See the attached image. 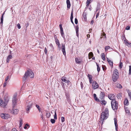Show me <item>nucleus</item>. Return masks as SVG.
Returning a JSON list of instances; mask_svg holds the SVG:
<instances>
[{"mask_svg": "<svg viewBox=\"0 0 131 131\" xmlns=\"http://www.w3.org/2000/svg\"><path fill=\"white\" fill-rule=\"evenodd\" d=\"M88 77L89 79L90 80H92V76L91 75L88 74Z\"/></svg>", "mask_w": 131, "mask_h": 131, "instance_id": "31", "label": "nucleus"}, {"mask_svg": "<svg viewBox=\"0 0 131 131\" xmlns=\"http://www.w3.org/2000/svg\"><path fill=\"white\" fill-rule=\"evenodd\" d=\"M45 52L46 54L47 53V50L46 48V47L45 49Z\"/></svg>", "mask_w": 131, "mask_h": 131, "instance_id": "50", "label": "nucleus"}, {"mask_svg": "<svg viewBox=\"0 0 131 131\" xmlns=\"http://www.w3.org/2000/svg\"><path fill=\"white\" fill-rule=\"evenodd\" d=\"M92 0H87L86 2V6L88 7L89 6V4L92 2Z\"/></svg>", "mask_w": 131, "mask_h": 131, "instance_id": "22", "label": "nucleus"}, {"mask_svg": "<svg viewBox=\"0 0 131 131\" xmlns=\"http://www.w3.org/2000/svg\"><path fill=\"white\" fill-rule=\"evenodd\" d=\"M125 109L126 113L128 114V115H129L130 114V113L128 108H125Z\"/></svg>", "mask_w": 131, "mask_h": 131, "instance_id": "20", "label": "nucleus"}, {"mask_svg": "<svg viewBox=\"0 0 131 131\" xmlns=\"http://www.w3.org/2000/svg\"><path fill=\"white\" fill-rule=\"evenodd\" d=\"M67 7L69 8L70 7L71 4L69 0H67Z\"/></svg>", "mask_w": 131, "mask_h": 131, "instance_id": "19", "label": "nucleus"}, {"mask_svg": "<svg viewBox=\"0 0 131 131\" xmlns=\"http://www.w3.org/2000/svg\"><path fill=\"white\" fill-rule=\"evenodd\" d=\"M123 64L122 62H120L119 64V68L120 69H121L122 68V67L123 66Z\"/></svg>", "mask_w": 131, "mask_h": 131, "instance_id": "38", "label": "nucleus"}, {"mask_svg": "<svg viewBox=\"0 0 131 131\" xmlns=\"http://www.w3.org/2000/svg\"><path fill=\"white\" fill-rule=\"evenodd\" d=\"M59 48V49L60 50V44L57 45Z\"/></svg>", "mask_w": 131, "mask_h": 131, "instance_id": "60", "label": "nucleus"}, {"mask_svg": "<svg viewBox=\"0 0 131 131\" xmlns=\"http://www.w3.org/2000/svg\"><path fill=\"white\" fill-rule=\"evenodd\" d=\"M75 23L76 24H77L78 23V21L77 18H75Z\"/></svg>", "mask_w": 131, "mask_h": 131, "instance_id": "49", "label": "nucleus"}, {"mask_svg": "<svg viewBox=\"0 0 131 131\" xmlns=\"http://www.w3.org/2000/svg\"><path fill=\"white\" fill-rule=\"evenodd\" d=\"M128 101L127 100H125L124 102V104L125 105H128Z\"/></svg>", "mask_w": 131, "mask_h": 131, "instance_id": "27", "label": "nucleus"}, {"mask_svg": "<svg viewBox=\"0 0 131 131\" xmlns=\"http://www.w3.org/2000/svg\"><path fill=\"white\" fill-rule=\"evenodd\" d=\"M97 7H98L99 8H100L101 6H100V4L98 3L97 4Z\"/></svg>", "mask_w": 131, "mask_h": 131, "instance_id": "55", "label": "nucleus"}, {"mask_svg": "<svg viewBox=\"0 0 131 131\" xmlns=\"http://www.w3.org/2000/svg\"><path fill=\"white\" fill-rule=\"evenodd\" d=\"M7 82L6 81H5L4 82V83L3 84V87H5L6 85Z\"/></svg>", "mask_w": 131, "mask_h": 131, "instance_id": "51", "label": "nucleus"}, {"mask_svg": "<svg viewBox=\"0 0 131 131\" xmlns=\"http://www.w3.org/2000/svg\"><path fill=\"white\" fill-rule=\"evenodd\" d=\"M50 121L52 124L54 123L55 122V120L53 119H51L50 120Z\"/></svg>", "mask_w": 131, "mask_h": 131, "instance_id": "42", "label": "nucleus"}, {"mask_svg": "<svg viewBox=\"0 0 131 131\" xmlns=\"http://www.w3.org/2000/svg\"><path fill=\"white\" fill-rule=\"evenodd\" d=\"M93 54L92 52H91L89 53V59H90L93 56Z\"/></svg>", "mask_w": 131, "mask_h": 131, "instance_id": "23", "label": "nucleus"}, {"mask_svg": "<svg viewBox=\"0 0 131 131\" xmlns=\"http://www.w3.org/2000/svg\"><path fill=\"white\" fill-rule=\"evenodd\" d=\"M46 115L47 117L49 118L50 116V113L49 112H46Z\"/></svg>", "mask_w": 131, "mask_h": 131, "instance_id": "32", "label": "nucleus"}, {"mask_svg": "<svg viewBox=\"0 0 131 131\" xmlns=\"http://www.w3.org/2000/svg\"><path fill=\"white\" fill-rule=\"evenodd\" d=\"M17 26L18 28L19 29L21 27L19 24L18 23L17 24Z\"/></svg>", "mask_w": 131, "mask_h": 131, "instance_id": "48", "label": "nucleus"}, {"mask_svg": "<svg viewBox=\"0 0 131 131\" xmlns=\"http://www.w3.org/2000/svg\"><path fill=\"white\" fill-rule=\"evenodd\" d=\"M101 103L102 104H103L105 105L106 104V102L105 101H101Z\"/></svg>", "mask_w": 131, "mask_h": 131, "instance_id": "44", "label": "nucleus"}, {"mask_svg": "<svg viewBox=\"0 0 131 131\" xmlns=\"http://www.w3.org/2000/svg\"><path fill=\"white\" fill-rule=\"evenodd\" d=\"M59 26H60V29H61V28H62V25L61 24H60V25H59Z\"/></svg>", "mask_w": 131, "mask_h": 131, "instance_id": "59", "label": "nucleus"}, {"mask_svg": "<svg viewBox=\"0 0 131 131\" xmlns=\"http://www.w3.org/2000/svg\"><path fill=\"white\" fill-rule=\"evenodd\" d=\"M110 66H111L112 67L113 66V62L111 61V60L108 62Z\"/></svg>", "mask_w": 131, "mask_h": 131, "instance_id": "40", "label": "nucleus"}, {"mask_svg": "<svg viewBox=\"0 0 131 131\" xmlns=\"http://www.w3.org/2000/svg\"><path fill=\"white\" fill-rule=\"evenodd\" d=\"M108 116V111L107 108L105 109L104 112H103L101 114L100 119L102 121H103L104 120L106 119Z\"/></svg>", "mask_w": 131, "mask_h": 131, "instance_id": "1", "label": "nucleus"}, {"mask_svg": "<svg viewBox=\"0 0 131 131\" xmlns=\"http://www.w3.org/2000/svg\"><path fill=\"white\" fill-rule=\"evenodd\" d=\"M75 30H76L77 36L78 37V36H79V34H78L79 27L78 26H77L75 28Z\"/></svg>", "mask_w": 131, "mask_h": 131, "instance_id": "21", "label": "nucleus"}, {"mask_svg": "<svg viewBox=\"0 0 131 131\" xmlns=\"http://www.w3.org/2000/svg\"><path fill=\"white\" fill-rule=\"evenodd\" d=\"M12 58V56L11 55H9L7 57L6 59V61L7 62H8L9 61V60Z\"/></svg>", "mask_w": 131, "mask_h": 131, "instance_id": "16", "label": "nucleus"}, {"mask_svg": "<svg viewBox=\"0 0 131 131\" xmlns=\"http://www.w3.org/2000/svg\"><path fill=\"white\" fill-rule=\"evenodd\" d=\"M12 102L13 104L12 107L14 108L17 103L16 96H14L12 99Z\"/></svg>", "mask_w": 131, "mask_h": 131, "instance_id": "9", "label": "nucleus"}, {"mask_svg": "<svg viewBox=\"0 0 131 131\" xmlns=\"http://www.w3.org/2000/svg\"><path fill=\"white\" fill-rule=\"evenodd\" d=\"M75 62L79 64L80 63L81 61H80L78 59L76 58L75 59Z\"/></svg>", "mask_w": 131, "mask_h": 131, "instance_id": "30", "label": "nucleus"}, {"mask_svg": "<svg viewBox=\"0 0 131 131\" xmlns=\"http://www.w3.org/2000/svg\"><path fill=\"white\" fill-rule=\"evenodd\" d=\"M1 116L3 119H7L10 117V115L2 113L1 114Z\"/></svg>", "mask_w": 131, "mask_h": 131, "instance_id": "8", "label": "nucleus"}, {"mask_svg": "<svg viewBox=\"0 0 131 131\" xmlns=\"http://www.w3.org/2000/svg\"><path fill=\"white\" fill-rule=\"evenodd\" d=\"M110 48V47L109 46H107L105 47V51H108V49H109Z\"/></svg>", "mask_w": 131, "mask_h": 131, "instance_id": "34", "label": "nucleus"}, {"mask_svg": "<svg viewBox=\"0 0 131 131\" xmlns=\"http://www.w3.org/2000/svg\"><path fill=\"white\" fill-rule=\"evenodd\" d=\"M112 107L114 110H117L118 108V103L116 100H113L111 102Z\"/></svg>", "mask_w": 131, "mask_h": 131, "instance_id": "5", "label": "nucleus"}, {"mask_svg": "<svg viewBox=\"0 0 131 131\" xmlns=\"http://www.w3.org/2000/svg\"><path fill=\"white\" fill-rule=\"evenodd\" d=\"M11 131H18V130L16 128H14L12 129Z\"/></svg>", "mask_w": 131, "mask_h": 131, "instance_id": "54", "label": "nucleus"}, {"mask_svg": "<svg viewBox=\"0 0 131 131\" xmlns=\"http://www.w3.org/2000/svg\"><path fill=\"white\" fill-rule=\"evenodd\" d=\"M56 43L57 45L60 44L59 41L58 39H55Z\"/></svg>", "mask_w": 131, "mask_h": 131, "instance_id": "37", "label": "nucleus"}, {"mask_svg": "<svg viewBox=\"0 0 131 131\" xmlns=\"http://www.w3.org/2000/svg\"><path fill=\"white\" fill-rule=\"evenodd\" d=\"M92 86L94 89H95L97 88L99 86L96 81H94L92 83Z\"/></svg>", "mask_w": 131, "mask_h": 131, "instance_id": "10", "label": "nucleus"}, {"mask_svg": "<svg viewBox=\"0 0 131 131\" xmlns=\"http://www.w3.org/2000/svg\"><path fill=\"white\" fill-rule=\"evenodd\" d=\"M101 57L103 60L104 61L105 60V54L104 53H103L101 54Z\"/></svg>", "mask_w": 131, "mask_h": 131, "instance_id": "24", "label": "nucleus"}, {"mask_svg": "<svg viewBox=\"0 0 131 131\" xmlns=\"http://www.w3.org/2000/svg\"><path fill=\"white\" fill-rule=\"evenodd\" d=\"M60 32L62 36L64 38V33L63 31V28H61V29H60Z\"/></svg>", "mask_w": 131, "mask_h": 131, "instance_id": "25", "label": "nucleus"}, {"mask_svg": "<svg viewBox=\"0 0 131 131\" xmlns=\"http://www.w3.org/2000/svg\"><path fill=\"white\" fill-rule=\"evenodd\" d=\"M40 117L43 120V115L42 112H41V114H40Z\"/></svg>", "mask_w": 131, "mask_h": 131, "instance_id": "52", "label": "nucleus"}, {"mask_svg": "<svg viewBox=\"0 0 131 131\" xmlns=\"http://www.w3.org/2000/svg\"><path fill=\"white\" fill-rule=\"evenodd\" d=\"M61 121L62 122H63L64 121L65 119L64 117H62L61 118Z\"/></svg>", "mask_w": 131, "mask_h": 131, "instance_id": "47", "label": "nucleus"}, {"mask_svg": "<svg viewBox=\"0 0 131 131\" xmlns=\"http://www.w3.org/2000/svg\"><path fill=\"white\" fill-rule=\"evenodd\" d=\"M96 65L97 67V70L98 72H99L100 71V68L99 67V65L97 63H96Z\"/></svg>", "mask_w": 131, "mask_h": 131, "instance_id": "41", "label": "nucleus"}, {"mask_svg": "<svg viewBox=\"0 0 131 131\" xmlns=\"http://www.w3.org/2000/svg\"><path fill=\"white\" fill-rule=\"evenodd\" d=\"M102 69H103V70L104 71L105 69V66H103V67H102Z\"/></svg>", "mask_w": 131, "mask_h": 131, "instance_id": "61", "label": "nucleus"}, {"mask_svg": "<svg viewBox=\"0 0 131 131\" xmlns=\"http://www.w3.org/2000/svg\"><path fill=\"white\" fill-rule=\"evenodd\" d=\"M12 110L9 109L8 112L10 113L14 114H16L18 113L19 110L18 109L14 108H13Z\"/></svg>", "mask_w": 131, "mask_h": 131, "instance_id": "6", "label": "nucleus"}, {"mask_svg": "<svg viewBox=\"0 0 131 131\" xmlns=\"http://www.w3.org/2000/svg\"><path fill=\"white\" fill-rule=\"evenodd\" d=\"M100 95L101 96V98L102 99L103 98L104 96V94L103 92H101Z\"/></svg>", "mask_w": 131, "mask_h": 131, "instance_id": "28", "label": "nucleus"}, {"mask_svg": "<svg viewBox=\"0 0 131 131\" xmlns=\"http://www.w3.org/2000/svg\"><path fill=\"white\" fill-rule=\"evenodd\" d=\"M24 128L25 129H26L27 128V126H26L25 125V126L24 127Z\"/></svg>", "mask_w": 131, "mask_h": 131, "instance_id": "64", "label": "nucleus"}, {"mask_svg": "<svg viewBox=\"0 0 131 131\" xmlns=\"http://www.w3.org/2000/svg\"><path fill=\"white\" fill-rule=\"evenodd\" d=\"M87 37L88 38H89L90 37V35H89V34L87 35Z\"/></svg>", "mask_w": 131, "mask_h": 131, "instance_id": "63", "label": "nucleus"}, {"mask_svg": "<svg viewBox=\"0 0 131 131\" xmlns=\"http://www.w3.org/2000/svg\"><path fill=\"white\" fill-rule=\"evenodd\" d=\"M130 28V26H127L125 28V29L127 30H129Z\"/></svg>", "mask_w": 131, "mask_h": 131, "instance_id": "46", "label": "nucleus"}, {"mask_svg": "<svg viewBox=\"0 0 131 131\" xmlns=\"http://www.w3.org/2000/svg\"><path fill=\"white\" fill-rule=\"evenodd\" d=\"M122 94L121 93H119L117 95V97L118 99L122 97Z\"/></svg>", "mask_w": 131, "mask_h": 131, "instance_id": "35", "label": "nucleus"}, {"mask_svg": "<svg viewBox=\"0 0 131 131\" xmlns=\"http://www.w3.org/2000/svg\"><path fill=\"white\" fill-rule=\"evenodd\" d=\"M34 74L32 72L30 71H27L26 72L24 76L23 77V80H25L28 77H30V78H32L34 77Z\"/></svg>", "mask_w": 131, "mask_h": 131, "instance_id": "4", "label": "nucleus"}, {"mask_svg": "<svg viewBox=\"0 0 131 131\" xmlns=\"http://www.w3.org/2000/svg\"><path fill=\"white\" fill-rule=\"evenodd\" d=\"M80 85L81 88L82 89L83 87V84L82 82L80 83Z\"/></svg>", "mask_w": 131, "mask_h": 131, "instance_id": "53", "label": "nucleus"}, {"mask_svg": "<svg viewBox=\"0 0 131 131\" xmlns=\"http://www.w3.org/2000/svg\"><path fill=\"white\" fill-rule=\"evenodd\" d=\"M66 97L67 98V100L68 101H69L70 100V96L68 94H66Z\"/></svg>", "mask_w": 131, "mask_h": 131, "instance_id": "26", "label": "nucleus"}, {"mask_svg": "<svg viewBox=\"0 0 131 131\" xmlns=\"http://www.w3.org/2000/svg\"><path fill=\"white\" fill-rule=\"evenodd\" d=\"M119 73L118 71L116 69H115L113 71L112 75V79L114 82H116L119 78Z\"/></svg>", "mask_w": 131, "mask_h": 131, "instance_id": "3", "label": "nucleus"}, {"mask_svg": "<svg viewBox=\"0 0 131 131\" xmlns=\"http://www.w3.org/2000/svg\"><path fill=\"white\" fill-rule=\"evenodd\" d=\"M1 21L0 22L1 24H2V25H3V16H2L1 17Z\"/></svg>", "mask_w": 131, "mask_h": 131, "instance_id": "33", "label": "nucleus"}, {"mask_svg": "<svg viewBox=\"0 0 131 131\" xmlns=\"http://www.w3.org/2000/svg\"><path fill=\"white\" fill-rule=\"evenodd\" d=\"M114 123L115 127V129L116 131H118V125L117 124V119L116 118H114Z\"/></svg>", "mask_w": 131, "mask_h": 131, "instance_id": "14", "label": "nucleus"}, {"mask_svg": "<svg viewBox=\"0 0 131 131\" xmlns=\"http://www.w3.org/2000/svg\"><path fill=\"white\" fill-rule=\"evenodd\" d=\"M93 96L95 99L97 101H99V100L97 98L96 96V95L95 94H94Z\"/></svg>", "mask_w": 131, "mask_h": 131, "instance_id": "36", "label": "nucleus"}, {"mask_svg": "<svg viewBox=\"0 0 131 131\" xmlns=\"http://www.w3.org/2000/svg\"><path fill=\"white\" fill-rule=\"evenodd\" d=\"M131 74V66H129V74L130 75Z\"/></svg>", "mask_w": 131, "mask_h": 131, "instance_id": "43", "label": "nucleus"}, {"mask_svg": "<svg viewBox=\"0 0 131 131\" xmlns=\"http://www.w3.org/2000/svg\"><path fill=\"white\" fill-rule=\"evenodd\" d=\"M33 105V103L31 100H28L26 102V109L27 113H29V110L30 109L32 108Z\"/></svg>", "mask_w": 131, "mask_h": 131, "instance_id": "2", "label": "nucleus"}, {"mask_svg": "<svg viewBox=\"0 0 131 131\" xmlns=\"http://www.w3.org/2000/svg\"><path fill=\"white\" fill-rule=\"evenodd\" d=\"M36 106L38 109L40 108V107L38 105H36Z\"/></svg>", "mask_w": 131, "mask_h": 131, "instance_id": "56", "label": "nucleus"}, {"mask_svg": "<svg viewBox=\"0 0 131 131\" xmlns=\"http://www.w3.org/2000/svg\"><path fill=\"white\" fill-rule=\"evenodd\" d=\"M54 118L55 119H57V116L56 114V110L54 111Z\"/></svg>", "mask_w": 131, "mask_h": 131, "instance_id": "39", "label": "nucleus"}, {"mask_svg": "<svg viewBox=\"0 0 131 131\" xmlns=\"http://www.w3.org/2000/svg\"><path fill=\"white\" fill-rule=\"evenodd\" d=\"M115 95L114 94H109L108 95L109 98L112 101L113 100H115Z\"/></svg>", "mask_w": 131, "mask_h": 131, "instance_id": "12", "label": "nucleus"}, {"mask_svg": "<svg viewBox=\"0 0 131 131\" xmlns=\"http://www.w3.org/2000/svg\"><path fill=\"white\" fill-rule=\"evenodd\" d=\"M61 48L62 49V51L63 53L65 56L66 55V52L65 51V47L64 44L62 43L61 44Z\"/></svg>", "mask_w": 131, "mask_h": 131, "instance_id": "11", "label": "nucleus"}, {"mask_svg": "<svg viewBox=\"0 0 131 131\" xmlns=\"http://www.w3.org/2000/svg\"><path fill=\"white\" fill-rule=\"evenodd\" d=\"M23 123V122L22 119H20L19 121V128L20 130L21 128V126Z\"/></svg>", "mask_w": 131, "mask_h": 131, "instance_id": "17", "label": "nucleus"}, {"mask_svg": "<svg viewBox=\"0 0 131 131\" xmlns=\"http://www.w3.org/2000/svg\"><path fill=\"white\" fill-rule=\"evenodd\" d=\"M128 95L130 99L131 100V92L129 91L128 92Z\"/></svg>", "mask_w": 131, "mask_h": 131, "instance_id": "45", "label": "nucleus"}, {"mask_svg": "<svg viewBox=\"0 0 131 131\" xmlns=\"http://www.w3.org/2000/svg\"><path fill=\"white\" fill-rule=\"evenodd\" d=\"M125 43L126 44V45L128 47H131V43L128 42L127 40H125L124 41Z\"/></svg>", "mask_w": 131, "mask_h": 131, "instance_id": "15", "label": "nucleus"}, {"mask_svg": "<svg viewBox=\"0 0 131 131\" xmlns=\"http://www.w3.org/2000/svg\"><path fill=\"white\" fill-rule=\"evenodd\" d=\"M8 77H9L8 76L6 78L5 80V81H7L8 80V78H9Z\"/></svg>", "mask_w": 131, "mask_h": 131, "instance_id": "57", "label": "nucleus"}, {"mask_svg": "<svg viewBox=\"0 0 131 131\" xmlns=\"http://www.w3.org/2000/svg\"><path fill=\"white\" fill-rule=\"evenodd\" d=\"M61 80L62 81H63L66 83H69V82H70V81L69 80H66V78L65 77H62Z\"/></svg>", "mask_w": 131, "mask_h": 131, "instance_id": "13", "label": "nucleus"}, {"mask_svg": "<svg viewBox=\"0 0 131 131\" xmlns=\"http://www.w3.org/2000/svg\"><path fill=\"white\" fill-rule=\"evenodd\" d=\"M113 50V49L112 48L110 47V49H109V51H112Z\"/></svg>", "mask_w": 131, "mask_h": 131, "instance_id": "62", "label": "nucleus"}, {"mask_svg": "<svg viewBox=\"0 0 131 131\" xmlns=\"http://www.w3.org/2000/svg\"><path fill=\"white\" fill-rule=\"evenodd\" d=\"M73 11H72L71 12V17H70V20H71V22L73 24H74L73 22Z\"/></svg>", "mask_w": 131, "mask_h": 131, "instance_id": "18", "label": "nucleus"}, {"mask_svg": "<svg viewBox=\"0 0 131 131\" xmlns=\"http://www.w3.org/2000/svg\"><path fill=\"white\" fill-rule=\"evenodd\" d=\"M7 103V102L5 100L4 101L2 99H0V106L3 107H4L6 105Z\"/></svg>", "mask_w": 131, "mask_h": 131, "instance_id": "7", "label": "nucleus"}, {"mask_svg": "<svg viewBox=\"0 0 131 131\" xmlns=\"http://www.w3.org/2000/svg\"><path fill=\"white\" fill-rule=\"evenodd\" d=\"M116 87L117 88L120 89H121L122 88V85L119 83H118L117 84Z\"/></svg>", "mask_w": 131, "mask_h": 131, "instance_id": "29", "label": "nucleus"}, {"mask_svg": "<svg viewBox=\"0 0 131 131\" xmlns=\"http://www.w3.org/2000/svg\"><path fill=\"white\" fill-rule=\"evenodd\" d=\"M99 13H97V14H96V18H97L99 16Z\"/></svg>", "mask_w": 131, "mask_h": 131, "instance_id": "58", "label": "nucleus"}]
</instances>
